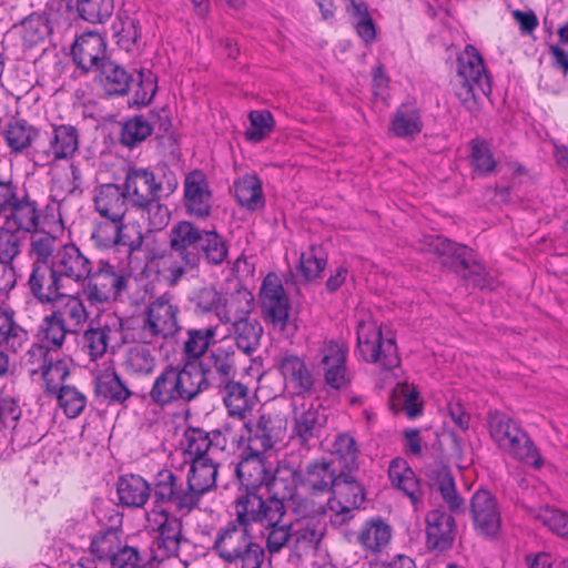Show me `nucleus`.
<instances>
[{"mask_svg":"<svg viewBox=\"0 0 568 568\" xmlns=\"http://www.w3.org/2000/svg\"><path fill=\"white\" fill-rule=\"evenodd\" d=\"M0 267L12 274V262L21 254L19 232L40 227L41 212L36 200L11 181H0Z\"/></svg>","mask_w":568,"mask_h":568,"instance_id":"nucleus-1","label":"nucleus"},{"mask_svg":"<svg viewBox=\"0 0 568 568\" xmlns=\"http://www.w3.org/2000/svg\"><path fill=\"white\" fill-rule=\"evenodd\" d=\"M209 388L201 365L183 361L179 365H166L154 378L149 390L150 402L162 409L189 404Z\"/></svg>","mask_w":568,"mask_h":568,"instance_id":"nucleus-2","label":"nucleus"},{"mask_svg":"<svg viewBox=\"0 0 568 568\" xmlns=\"http://www.w3.org/2000/svg\"><path fill=\"white\" fill-rule=\"evenodd\" d=\"M213 550L240 568H261L264 560V548L254 540L250 527L237 521V516L217 530Z\"/></svg>","mask_w":568,"mask_h":568,"instance_id":"nucleus-3","label":"nucleus"},{"mask_svg":"<svg viewBox=\"0 0 568 568\" xmlns=\"http://www.w3.org/2000/svg\"><path fill=\"white\" fill-rule=\"evenodd\" d=\"M490 438L509 457L540 468L544 464L538 448L520 424L506 413L494 410L487 417Z\"/></svg>","mask_w":568,"mask_h":568,"instance_id":"nucleus-4","label":"nucleus"},{"mask_svg":"<svg viewBox=\"0 0 568 568\" xmlns=\"http://www.w3.org/2000/svg\"><path fill=\"white\" fill-rule=\"evenodd\" d=\"M454 92L460 103L471 113L478 111V93L488 97L491 92L490 77L477 49L467 44L457 57V78Z\"/></svg>","mask_w":568,"mask_h":568,"instance_id":"nucleus-5","label":"nucleus"},{"mask_svg":"<svg viewBox=\"0 0 568 568\" xmlns=\"http://www.w3.org/2000/svg\"><path fill=\"white\" fill-rule=\"evenodd\" d=\"M180 307L170 293L150 301L143 312L142 324L135 332L136 342H155L173 338L180 331Z\"/></svg>","mask_w":568,"mask_h":568,"instance_id":"nucleus-6","label":"nucleus"},{"mask_svg":"<svg viewBox=\"0 0 568 568\" xmlns=\"http://www.w3.org/2000/svg\"><path fill=\"white\" fill-rule=\"evenodd\" d=\"M152 509L168 510L186 516L200 504L185 481L175 471L163 468L152 479Z\"/></svg>","mask_w":568,"mask_h":568,"instance_id":"nucleus-7","label":"nucleus"},{"mask_svg":"<svg viewBox=\"0 0 568 568\" xmlns=\"http://www.w3.org/2000/svg\"><path fill=\"white\" fill-rule=\"evenodd\" d=\"M357 349L367 363L376 364L382 369H392L399 364L397 346L393 337H384L381 326L372 318L357 324Z\"/></svg>","mask_w":568,"mask_h":568,"instance_id":"nucleus-8","label":"nucleus"},{"mask_svg":"<svg viewBox=\"0 0 568 568\" xmlns=\"http://www.w3.org/2000/svg\"><path fill=\"white\" fill-rule=\"evenodd\" d=\"M126 286L128 277L114 265L101 260L95 268L92 265L89 276L79 287L91 306H99L115 301Z\"/></svg>","mask_w":568,"mask_h":568,"instance_id":"nucleus-9","label":"nucleus"},{"mask_svg":"<svg viewBox=\"0 0 568 568\" xmlns=\"http://www.w3.org/2000/svg\"><path fill=\"white\" fill-rule=\"evenodd\" d=\"M234 511L239 523H245L248 527L256 524L265 529L286 516V507L277 497H271L250 491L240 495L234 501Z\"/></svg>","mask_w":568,"mask_h":568,"instance_id":"nucleus-10","label":"nucleus"},{"mask_svg":"<svg viewBox=\"0 0 568 568\" xmlns=\"http://www.w3.org/2000/svg\"><path fill=\"white\" fill-rule=\"evenodd\" d=\"M258 300L264 321L274 329L283 332L287 326L291 303L282 280L276 273H268L263 278Z\"/></svg>","mask_w":568,"mask_h":568,"instance_id":"nucleus-11","label":"nucleus"},{"mask_svg":"<svg viewBox=\"0 0 568 568\" xmlns=\"http://www.w3.org/2000/svg\"><path fill=\"white\" fill-rule=\"evenodd\" d=\"M293 428L291 438L298 445L310 448L320 437L326 423V416L320 404L306 400L302 396H293Z\"/></svg>","mask_w":568,"mask_h":568,"instance_id":"nucleus-12","label":"nucleus"},{"mask_svg":"<svg viewBox=\"0 0 568 568\" xmlns=\"http://www.w3.org/2000/svg\"><path fill=\"white\" fill-rule=\"evenodd\" d=\"M47 143L38 144L36 156L41 165L70 160L79 150V131L71 124H52L45 132Z\"/></svg>","mask_w":568,"mask_h":568,"instance_id":"nucleus-13","label":"nucleus"},{"mask_svg":"<svg viewBox=\"0 0 568 568\" xmlns=\"http://www.w3.org/2000/svg\"><path fill=\"white\" fill-rule=\"evenodd\" d=\"M354 470H339V476L327 501L328 510L341 517V523L351 518V513L364 501V488Z\"/></svg>","mask_w":568,"mask_h":568,"instance_id":"nucleus-14","label":"nucleus"},{"mask_svg":"<svg viewBox=\"0 0 568 568\" xmlns=\"http://www.w3.org/2000/svg\"><path fill=\"white\" fill-rule=\"evenodd\" d=\"M297 513L301 516L294 523H291L292 552L301 558L316 549L317 544L321 541L325 530L321 515L325 510L322 506H313L310 514H302L300 509H297Z\"/></svg>","mask_w":568,"mask_h":568,"instance_id":"nucleus-15","label":"nucleus"},{"mask_svg":"<svg viewBox=\"0 0 568 568\" xmlns=\"http://www.w3.org/2000/svg\"><path fill=\"white\" fill-rule=\"evenodd\" d=\"M149 527L158 532L155 545L163 557L178 555L183 539L182 520L168 510L152 509L146 513Z\"/></svg>","mask_w":568,"mask_h":568,"instance_id":"nucleus-16","label":"nucleus"},{"mask_svg":"<svg viewBox=\"0 0 568 568\" xmlns=\"http://www.w3.org/2000/svg\"><path fill=\"white\" fill-rule=\"evenodd\" d=\"M170 128L171 121L165 111L150 112L148 115H133L123 122L120 141L122 145L132 149L152 133L163 135Z\"/></svg>","mask_w":568,"mask_h":568,"instance_id":"nucleus-17","label":"nucleus"},{"mask_svg":"<svg viewBox=\"0 0 568 568\" xmlns=\"http://www.w3.org/2000/svg\"><path fill=\"white\" fill-rule=\"evenodd\" d=\"M470 514L475 530L494 538L501 527V514L496 497L486 489H478L470 499Z\"/></svg>","mask_w":568,"mask_h":568,"instance_id":"nucleus-18","label":"nucleus"},{"mask_svg":"<svg viewBox=\"0 0 568 568\" xmlns=\"http://www.w3.org/2000/svg\"><path fill=\"white\" fill-rule=\"evenodd\" d=\"M423 474L429 488L440 494L452 513L465 511L464 499L456 490L454 477L447 465L442 460H432L424 465Z\"/></svg>","mask_w":568,"mask_h":568,"instance_id":"nucleus-19","label":"nucleus"},{"mask_svg":"<svg viewBox=\"0 0 568 568\" xmlns=\"http://www.w3.org/2000/svg\"><path fill=\"white\" fill-rule=\"evenodd\" d=\"M277 367L286 386L294 389V396L305 397L314 392L316 376L303 357L286 352L278 358Z\"/></svg>","mask_w":568,"mask_h":568,"instance_id":"nucleus-20","label":"nucleus"},{"mask_svg":"<svg viewBox=\"0 0 568 568\" xmlns=\"http://www.w3.org/2000/svg\"><path fill=\"white\" fill-rule=\"evenodd\" d=\"M72 58L82 72H95L109 59L104 38L94 31L82 33L73 43Z\"/></svg>","mask_w":568,"mask_h":568,"instance_id":"nucleus-21","label":"nucleus"},{"mask_svg":"<svg viewBox=\"0 0 568 568\" xmlns=\"http://www.w3.org/2000/svg\"><path fill=\"white\" fill-rule=\"evenodd\" d=\"M64 284L80 286L89 276L93 262L74 244L64 243L52 263Z\"/></svg>","mask_w":568,"mask_h":568,"instance_id":"nucleus-22","label":"nucleus"},{"mask_svg":"<svg viewBox=\"0 0 568 568\" xmlns=\"http://www.w3.org/2000/svg\"><path fill=\"white\" fill-rule=\"evenodd\" d=\"M339 476L334 462L327 459L312 460L297 471L298 484L312 495L332 493Z\"/></svg>","mask_w":568,"mask_h":568,"instance_id":"nucleus-23","label":"nucleus"},{"mask_svg":"<svg viewBox=\"0 0 568 568\" xmlns=\"http://www.w3.org/2000/svg\"><path fill=\"white\" fill-rule=\"evenodd\" d=\"M28 285L31 294L42 304H51L67 290L52 263L32 264Z\"/></svg>","mask_w":568,"mask_h":568,"instance_id":"nucleus-24","label":"nucleus"},{"mask_svg":"<svg viewBox=\"0 0 568 568\" xmlns=\"http://www.w3.org/2000/svg\"><path fill=\"white\" fill-rule=\"evenodd\" d=\"M202 231L189 221H181L171 229V251L190 268L196 267L200 263L197 248Z\"/></svg>","mask_w":568,"mask_h":568,"instance_id":"nucleus-25","label":"nucleus"},{"mask_svg":"<svg viewBox=\"0 0 568 568\" xmlns=\"http://www.w3.org/2000/svg\"><path fill=\"white\" fill-rule=\"evenodd\" d=\"M123 191L132 206H138L160 195L161 181L146 168L129 166Z\"/></svg>","mask_w":568,"mask_h":568,"instance_id":"nucleus-26","label":"nucleus"},{"mask_svg":"<svg viewBox=\"0 0 568 568\" xmlns=\"http://www.w3.org/2000/svg\"><path fill=\"white\" fill-rule=\"evenodd\" d=\"M347 348L337 342L325 343L321 348V367L325 383L334 389L346 387L351 377L346 367Z\"/></svg>","mask_w":568,"mask_h":568,"instance_id":"nucleus-27","label":"nucleus"},{"mask_svg":"<svg viewBox=\"0 0 568 568\" xmlns=\"http://www.w3.org/2000/svg\"><path fill=\"white\" fill-rule=\"evenodd\" d=\"M184 206L196 219H206L211 213L212 193L206 175L194 170L184 179Z\"/></svg>","mask_w":568,"mask_h":568,"instance_id":"nucleus-28","label":"nucleus"},{"mask_svg":"<svg viewBox=\"0 0 568 568\" xmlns=\"http://www.w3.org/2000/svg\"><path fill=\"white\" fill-rule=\"evenodd\" d=\"M121 322L114 318L111 323L104 324L91 322L88 328L82 333L79 345L91 361L101 358L110 347L112 342H116L121 335Z\"/></svg>","mask_w":568,"mask_h":568,"instance_id":"nucleus-29","label":"nucleus"},{"mask_svg":"<svg viewBox=\"0 0 568 568\" xmlns=\"http://www.w3.org/2000/svg\"><path fill=\"white\" fill-rule=\"evenodd\" d=\"M199 364L207 377L209 385L212 383L215 387L233 381L236 374L235 351L231 345L211 348L205 364Z\"/></svg>","mask_w":568,"mask_h":568,"instance_id":"nucleus-30","label":"nucleus"},{"mask_svg":"<svg viewBox=\"0 0 568 568\" xmlns=\"http://www.w3.org/2000/svg\"><path fill=\"white\" fill-rule=\"evenodd\" d=\"M128 197L114 183L100 184L93 190L94 210L105 220L120 223L128 211Z\"/></svg>","mask_w":568,"mask_h":568,"instance_id":"nucleus-31","label":"nucleus"},{"mask_svg":"<svg viewBox=\"0 0 568 568\" xmlns=\"http://www.w3.org/2000/svg\"><path fill=\"white\" fill-rule=\"evenodd\" d=\"M83 295L63 293L51 304L54 318H58L70 331V334H79L89 318V312L84 305Z\"/></svg>","mask_w":568,"mask_h":568,"instance_id":"nucleus-32","label":"nucleus"},{"mask_svg":"<svg viewBox=\"0 0 568 568\" xmlns=\"http://www.w3.org/2000/svg\"><path fill=\"white\" fill-rule=\"evenodd\" d=\"M455 540V520L442 509H434L426 516V545L428 549L445 551Z\"/></svg>","mask_w":568,"mask_h":568,"instance_id":"nucleus-33","label":"nucleus"},{"mask_svg":"<svg viewBox=\"0 0 568 568\" xmlns=\"http://www.w3.org/2000/svg\"><path fill=\"white\" fill-rule=\"evenodd\" d=\"M216 387L220 388L229 416L241 422V427H247L246 418L255 405L248 387L234 379Z\"/></svg>","mask_w":568,"mask_h":568,"instance_id":"nucleus-34","label":"nucleus"},{"mask_svg":"<svg viewBox=\"0 0 568 568\" xmlns=\"http://www.w3.org/2000/svg\"><path fill=\"white\" fill-rule=\"evenodd\" d=\"M254 295L245 287H240L229 294H223L217 320L221 324L231 325L236 321L251 317L254 310Z\"/></svg>","mask_w":568,"mask_h":568,"instance_id":"nucleus-35","label":"nucleus"},{"mask_svg":"<svg viewBox=\"0 0 568 568\" xmlns=\"http://www.w3.org/2000/svg\"><path fill=\"white\" fill-rule=\"evenodd\" d=\"M217 463L213 458L191 459L185 481L199 504L203 496L216 486Z\"/></svg>","mask_w":568,"mask_h":568,"instance_id":"nucleus-36","label":"nucleus"},{"mask_svg":"<svg viewBox=\"0 0 568 568\" xmlns=\"http://www.w3.org/2000/svg\"><path fill=\"white\" fill-rule=\"evenodd\" d=\"M263 453L251 452L250 456L243 458L236 466V475L245 493L257 491L266 486L270 477V470L266 468L262 458Z\"/></svg>","mask_w":568,"mask_h":568,"instance_id":"nucleus-37","label":"nucleus"},{"mask_svg":"<svg viewBox=\"0 0 568 568\" xmlns=\"http://www.w3.org/2000/svg\"><path fill=\"white\" fill-rule=\"evenodd\" d=\"M95 79L108 95H124L129 92L133 77L126 69L110 58L101 64Z\"/></svg>","mask_w":568,"mask_h":568,"instance_id":"nucleus-38","label":"nucleus"},{"mask_svg":"<svg viewBox=\"0 0 568 568\" xmlns=\"http://www.w3.org/2000/svg\"><path fill=\"white\" fill-rule=\"evenodd\" d=\"M116 491L123 506L141 508L152 497V483L140 475H123L118 480Z\"/></svg>","mask_w":568,"mask_h":568,"instance_id":"nucleus-39","label":"nucleus"},{"mask_svg":"<svg viewBox=\"0 0 568 568\" xmlns=\"http://www.w3.org/2000/svg\"><path fill=\"white\" fill-rule=\"evenodd\" d=\"M95 393L108 405H123L133 395L114 369H105L97 376Z\"/></svg>","mask_w":568,"mask_h":568,"instance_id":"nucleus-40","label":"nucleus"},{"mask_svg":"<svg viewBox=\"0 0 568 568\" xmlns=\"http://www.w3.org/2000/svg\"><path fill=\"white\" fill-rule=\"evenodd\" d=\"M30 344V334L14 320V312L4 308L0 312V347L12 353L21 354Z\"/></svg>","mask_w":568,"mask_h":568,"instance_id":"nucleus-41","label":"nucleus"},{"mask_svg":"<svg viewBox=\"0 0 568 568\" xmlns=\"http://www.w3.org/2000/svg\"><path fill=\"white\" fill-rule=\"evenodd\" d=\"M389 479L398 490H402L412 501L415 508L423 503V493L415 473L404 459L396 458L388 467Z\"/></svg>","mask_w":568,"mask_h":568,"instance_id":"nucleus-42","label":"nucleus"},{"mask_svg":"<svg viewBox=\"0 0 568 568\" xmlns=\"http://www.w3.org/2000/svg\"><path fill=\"white\" fill-rule=\"evenodd\" d=\"M229 336L233 338L239 351L252 355L261 345L263 327L256 318L248 317L227 325Z\"/></svg>","mask_w":568,"mask_h":568,"instance_id":"nucleus-43","label":"nucleus"},{"mask_svg":"<svg viewBox=\"0 0 568 568\" xmlns=\"http://www.w3.org/2000/svg\"><path fill=\"white\" fill-rule=\"evenodd\" d=\"M123 220H121L120 223L105 220L94 226L91 239L97 246L102 248H109L113 245L121 244L128 245L130 253L139 250L143 243L142 235L139 234L135 240L128 243L123 235Z\"/></svg>","mask_w":568,"mask_h":568,"instance_id":"nucleus-44","label":"nucleus"},{"mask_svg":"<svg viewBox=\"0 0 568 568\" xmlns=\"http://www.w3.org/2000/svg\"><path fill=\"white\" fill-rule=\"evenodd\" d=\"M13 28L26 48L43 43L52 32L48 14L44 12H33L14 24Z\"/></svg>","mask_w":568,"mask_h":568,"instance_id":"nucleus-45","label":"nucleus"},{"mask_svg":"<svg viewBox=\"0 0 568 568\" xmlns=\"http://www.w3.org/2000/svg\"><path fill=\"white\" fill-rule=\"evenodd\" d=\"M233 193L237 204L248 211L254 212L265 205L262 181L256 174H245L235 180Z\"/></svg>","mask_w":568,"mask_h":568,"instance_id":"nucleus-46","label":"nucleus"},{"mask_svg":"<svg viewBox=\"0 0 568 568\" xmlns=\"http://www.w3.org/2000/svg\"><path fill=\"white\" fill-rule=\"evenodd\" d=\"M392 531V527L384 519L372 518L362 526L357 539L365 551L377 554L389 545Z\"/></svg>","mask_w":568,"mask_h":568,"instance_id":"nucleus-47","label":"nucleus"},{"mask_svg":"<svg viewBox=\"0 0 568 568\" xmlns=\"http://www.w3.org/2000/svg\"><path fill=\"white\" fill-rule=\"evenodd\" d=\"M243 429L248 433V449L254 453H265L278 440V430L268 415H261L253 427L247 422V427H241L240 430Z\"/></svg>","mask_w":568,"mask_h":568,"instance_id":"nucleus-48","label":"nucleus"},{"mask_svg":"<svg viewBox=\"0 0 568 568\" xmlns=\"http://www.w3.org/2000/svg\"><path fill=\"white\" fill-rule=\"evenodd\" d=\"M216 332L217 326L187 329L182 346L185 361L200 363L199 361L210 352V346L215 343Z\"/></svg>","mask_w":568,"mask_h":568,"instance_id":"nucleus-49","label":"nucleus"},{"mask_svg":"<svg viewBox=\"0 0 568 568\" xmlns=\"http://www.w3.org/2000/svg\"><path fill=\"white\" fill-rule=\"evenodd\" d=\"M152 343L153 342H136L135 345L128 349L124 366L129 373L138 376H146L154 372L156 357L154 355V347H150Z\"/></svg>","mask_w":568,"mask_h":568,"instance_id":"nucleus-50","label":"nucleus"},{"mask_svg":"<svg viewBox=\"0 0 568 568\" xmlns=\"http://www.w3.org/2000/svg\"><path fill=\"white\" fill-rule=\"evenodd\" d=\"M32 231L29 244V256L32 258V264L39 263H53L55 255L64 246L57 236L45 232Z\"/></svg>","mask_w":568,"mask_h":568,"instance_id":"nucleus-51","label":"nucleus"},{"mask_svg":"<svg viewBox=\"0 0 568 568\" xmlns=\"http://www.w3.org/2000/svg\"><path fill=\"white\" fill-rule=\"evenodd\" d=\"M122 531L118 527H108L95 532L90 542V552L99 560L110 561L122 545Z\"/></svg>","mask_w":568,"mask_h":568,"instance_id":"nucleus-52","label":"nucleus"},{"mask_svg":"<svg viewBox=\"0 0 568 568\" xmlns=\"http://www.w3.org/2000/svg\"><path fill=\"white\" fill-rule=\"evenodd\" d=\"M390 130L398 138H409L422 131L419 111L412 104H402L390 121Z\"/></svg>","mask_w":568,"mask_h":568,"instance_id":"nucleus-53","label":"nucleus"},{"mask_svg":"<svg viewBox=\"0 0 568 568\" xmlns=\"http://www.w3.org/2000/svg\"><path fill=\"white\" fill-rule=\"evenodd\" d=\"M197 251L200 258L203 256L209 264L220 265L227 257L229 244L214 229L203 230Z\"/></svg>","mask_w":568,"mask_h":568,"instance_id":"nucleus-54","label":"nucleus"},{"mask_svg":"<svg viewBox=\"0 0 568 568\" xmlns=\"http://www.w3.org/2000/svg\"><path fill=\"white\" fill-rule=\"evenodd\" d=\"M112 28L116 42L122 49L132 52L140 47L141 26L136 18L119 14Z\"/></svg>","mask_w":568,"mask_h":568,"instance_id":"nucleus-55","label":"nucleus"},{"mask_svg":"<svg viewBox=\"0 0 568 568\" xmlns=\"http://www.w3.org/2000/svg\"><path fill=\"white\" fill-rule=\"evenodd\" d=\"M463 254H459V263L465 273L463 277L473 286L479 288H494L495 280L486 267L473 258V252L469 248H463Z\"/></svg>","mask_w":568,"mask_h":568,"instance_id":"nucleus-56","label":"nucleus"},{"mask_svg":"<svg viewBox=\"0 0 568 568\" xmlns=\"http://www.w3.org/2000/svg\"><path fill=\"white\" fill-rule=\"evenodd\" d=\"M4 139L12 152H22L29 148L38 136V130L26 120H11L6 130Z\"/></svg>","mask_w":568,"mask_h":568,"instance_id":"nucleus-57","label":"nucleus"},{"mask_svg":"<svg viewBox=\"0 0 568 568\" xmlns=\"http://www.w3.org/2000/svg\"><path fill=\"white\" fill-rule=\"evenodd\" d=\"M327 265V255L320 246L311 245L300 256L298 272L305 282H314L321 278Z\"/></svg>","mask_w":568,"mask_h":568,"instance_id":"nucleus-58","label":"nucleus"},{"mask_svg":"<svg viewBox=\"0 0 568 568\" xmlns=\"http://www.w3.org/2000/svg\"><path fill=\"white\" fill-rule=\"evenodd\" d=\"M291 523L278 521L265 529H261V536L265 541V549L270 555L280 554L284 548L292 550Z\"/></svg>","mask_w":568,"mask_h":568,"instance_id":"nucleus-59","label":"nucleus"},{"mask_svg":"<svg viewBox=\"0 0 568 568\" xmlns=\"http://www.w3.org/2000/svg\"><path fill=\"white\" fill-rule=\"evenodd\" d=\"M296 480L297 471L278 467L274 473H270L265 489L271 497H277L284 503L293 495Z\"/></svg>","mask_w":568,"mask_h":568,"instance_id":"nucleus-60","label":"nucleus"},{"mask_svg":"<svg viewBox=\"0 0 568 568\" xmlns=\"http://www.w3.org/2000/svg\"><path fill=\"white\" fill-rule=\"evenodd\" d=\"M141 211V216L148 222V231H162L171 220V213L165 204L160 203V195L135 206Z\"/></svg>","mask_w":568,"mask_h":568,"instance_id":"nucleus-61","label":"nucleus"},{"mask_svg":"<svg viewBox=\"0 0 568 568\" xmlns=\"http://www.w3.org/2000/svg\"><path fill=\"white\" fill-rule=\"evenodd\" d=\"M332 454L342 464L341 470H356L358 467V447L356 440L349 434H338L332 445Z\"/></svg>","mask_w":568,"mask_h":568,"instance_id":"nucleus-62","label":"nucleus"},{"mask_svg":"<svg viewBox=\"0 0 568 568\" xmlns=\"http://www.w3.org/2000/svg\"><path fill=\"white\" fill-rule=\"evenodd\" d=\"M59 407L68 418L79 417L87 407V396L74 386L67 385L55 393Z\"/></svg>","mask_w":568,"mask_h":568,"instance_id":"nucleus-63","label":"nucleus"},{"mask_svg":"<svg viewBox=\"0 0 568 568\" xmlns=\"http://www.w3.org/2000/svg\"><path fill=\"white\" fill-rule=\"evenodd\" d=\"M153 558L146 549L122 544L109 562L112 568H141Z\"/></svg>","mask_w":568,"mask_h":568,"instance_id":"nucleus-64","label":"nucleus"}]
</instances>
